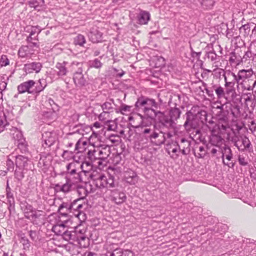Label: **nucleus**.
Here are the masks:
<instances>
[{
  "label": "nucleus",
  "mask_w": 256,
  "mask_h": 256,
  "mask_svg": "<svg viewBox=\"0 0 256 256\" xmlns=\"http://www.w3.org/2000/svg\"><path fill=\"white\" fill-rule=\"evenodd\" d=\"M92 162L84 161L80 164V170H82V172L86 174L89 172L92 169Z\"/></svg>",
  "instance_id": "obj_45"
},
{
  "label": "nucleus",
  "mask_w": 256,
  "mask_h": 256,
  "mask_svg": "<svg viewBox=\"0 0 256 256\" xmlns=\"http://www.w3.org/2000/svg\"><path fill=\"white\" fill-rule=\"evenodd\" d=\"M42 67V64L40 62H32L24 64V70L27 74L34 72L38 73Z\"/></svg>",
  "instance_id": "obj_15"
},
{
  "label": "nucleus",
  "mask_w": 256,
  "mask_h": 256,
  "mask_svg": "<svg viewBox=\"0 0 256 256\" xmlns=\"http://www.w3.org/2000/svg\"><path fill=\"white\" fill-rule=\"evenodd\" d=\"M243 54L242 50L239 49L235 50L230 54L228 60L231 65L238 66L242 64V55Z\"/></svg>",
  "instance_id": "obj_13"
},
{
  "label": "nucleus",
  "mask_w": 256,
  "mask_h": 256,
  "mask_svg": "<svg viewBox=\"0 0 256 256\" xmlns=\"http://www.w3.org/2000/svg\"><path fill=\"white\" fill-rule=\"evenodd\" d=\"M253 54L250 51L245 52L242 55V64L246 63L248 60H250V58H252Z\"/></svg>",
  "instance_id": "obj_57"
},
{
  "label": "nucleus",
  "mask_w": 256,
  "mask_h": 256,
  "mask_svg": "<svg viewBox=\"0 0 256 256\" xmlns=\"http://www.w3.org/2000/svg\"><path fill=\"white\" fill-rule=\"evenodd\" d=\"M222 76L224 78V82L228 81V78L231 77L232 78H236V74L230 70L225 71L224 70V74H222Z\"/></svg>",
  "instance_id": "obj_56"
},
{
  "label": "nucleus",
  "mask_w": 256,
  "mask_h": 256,
  "mask_svg": "<svg viewBox=\"0 0 256 256\" xmlns=\"http://www.w3.org/2000/svg\"><path fill=\"white\" fill-rule=\"evenodd\" d=\"M46 86L47 82L46 79H40L37 82H36L34 86L35 88L33 89L34 94H40L41 92L44 90Z\"/></svg>",
  "instance_id": "obj_31"
},
{
  "label": "nucleus",
  "mask_w": 256,
  "mask_h": 256,
  "mask_svg": "<svg viewBox=\"0 0 256 256\" xmlns=\"http://www.w3.org/2000/svg\"><path fill=\"white\" fill-rule=\"evenodd\" d=\"M14 132L12 134L13 138L18 142L24 140L23 138V134L22 132L19 129H14Z\"/></svg>",
  "instance_id": "obj_55"
},
{
  "label": "nucleus",
  "mask_w": 256,
  "mask_h": 256,
  "mask_svg": "<svg viewBox=\"0 0 256 256\" xmlns=\"http://www.w3.org/2000/svg\"><path fill=\"white\" fill-rule=\"evenodd\" d=\"M236 82V80L232 78L231 81L226 82L224 84L225 91L227 95L232 94V96L236 93L234 88L235 84Z\"/></svg>",
  "instance_id": "obj_32"
},
{
  "label": "nucleus",
  "mask_w": 256,
  "mask_h": 256,
  "mask_svg": "<svg viewBox=\"0 0 256 256\" xmlns=\"http://www.w3.org/2000/svg\"><path fill=\"white\" fill-rule=\"evenodd\" d=\"M101 108L104 112L110 114L115 112L118 108V106L114 102L113 98L107 99L106 100L100 105Z\"/></svg>",
  "instance_id": "obj_20"
},
{
  "label": "nucleus",
  "mask_w": 256,
  "mask_h": 256,
  "mask_svg": "<svg viewBox=\"0 0 256 256\" xmlns=\"http://www.w3.org/2000/svg\"><path fill=\"white\" fill-rule=\"evenodd\" d=\"M166 150L172 158L176 160L179 156L180 153L178 142H168L166 145Z\"/></svg>",
  "instance_id": "obj_10"
},
{
  "label": "nucleus",
  "mask_w": 256,
  "mask_h": 256,
  "mask_svg": "<svg viewBox=\"0 0 256 256\" xmlns=\"http://www.w3.org/2000/svg\"><path fill=\"white\" fill-rule=\"evenodd\" d=\"M158 108V104L155 100L144 96L138 98L135 103L136 111L144 112L145 114L152 115Z\"/></svg>",
  "instance_id": "obj_4"
},
{
  "label": "nucleus",
  "mask_w": 256,
  "mask_h": 256,
  "mask_svg": "<svg viewBox=\"0 0 256 256\" xmlns=\"http://www.w3.org/2000/svg\"><path fill=\"white\" fill-rule=\"evenodd\" d=\"M106 188H113L116 185V183L114 182V178L110 175H109L108 178L106 177Z\"/></svg>",
  "instance_id": "obj_53"
},
{
  "label": "nucleus",
  "mask_w": 256,
  "mask_h": 256,
  "mask_svg": "<svg viewBox=\"0 0 256 256\" xmlns=\"http://www.w3.org/2000/svg\"><path fill=\"white\" fill-rule=\"evenodd\" d=\"M134 252L129 250L117 248L112 252H108L106 256H134Z\"/></svg>",
  "instance_id": "obj_25"
},
{
  "label": "nucleus",
  "mask_w": 256,
  "mask_h": 256,
  "mask_svg": "<svg viewBox=\"0 0 256 256\" xmlns=\"http://www.w3.org/2000/svg\"><path fill=\"white\" fill-rule=\"evenodd\" d=\"M42 30V29L40 28V26H32L30 27V29H28V30H26V32H30V35L33 36L36 33L39 34L41 32Z\"/></svg>",
  "instance_id": "obj_59"
},
{
  "label": "nucleus",
  "mask_w": 256,
  "mask_h": 256,
  "mask_svg": "<svg viewBox=\"0 0 256 256\" xmlns=\"http://www.w3.org/2000/svg\"><path fill=\"white\" fill-rule=\"evenodd\" d=\"M102 162L105 161L110 154V148L107 145H100L96 147Z\"/></svg>",
  "instance_id": "obj_24"
},
{
  "label": "nucleus",
  "mask_w": 256,
  "mask_h": 256,
  "mask_svg": "<svg viewBox=\"0 0 256 256\" xmlns=\"http://www.w3.org/2000/svg\"><path fill=\"white\" fill-rule=\"evenodd\" d=\"M91 147L92 148V149H88L87 152L88 158L90 160L91 162H92L96 160H98L97 164L98 166L102 165V163L100 158L99 154L96 148L94 147L93 146H91Z\"/></svg>",
  "instance_id": "obj_26"
},
{
  "label": "nucleus",
  "mask_w": 256,
  "mask_h": 256,
  "mask_svg": "<svg viewBox=\"0 0 256 256\" xmlns=\"http://www.w3.org/2000/svg\"><path fill=\"white\" fill-rule=\"evenodd\" d=\"M215 92L218 100H220L222 98H226V92L224 89L220 86L216 84Z\"/></svg>",
  "instance_id": "obj_46"
},
{
  "label": "nucleus",
  "mask_w": 256,
  "mask_h": 256,
  "mask_svg": "<svg viewBox=\"0 0 256 256\" xmlns=\"http://www.w3.org/2000/svg\"><path fill=\"white\" fill-rule=\"evenodd\" d=\"M44 105L47 109L52 110V112H46L45 114L46 116H50L51 117H56V112L58 110V105L54 102V100L51 98L46 97V100L44 102ZM52 118V119H53Z\"/></svg>",
  "instance_id": "obj_11"
},
{
  "label": "nucleus",
  "mask_w": 256,
  "mask_h": 256,
  "mask_svg": "<svg viewBox=\"0 0 256 256\" xmlns=\"http://www.w3.org/2000/svg\"><path fill=\"white\" fill-rule=\"evenodd\" d=\"M56 68L57 70V75L60 77L66 76L72 70L70 63L66 61L57 62L56 64Z\"/></svg>",
  "instance_id": "obj_12"
},
{
  "label": "nucleus",
  "mask_w": 256,
  "mask_h": 256,
  "mask_svg": "<svg viewBox=\"0 0 256 256\" xmlns=\"http://www.w3.org/2000/svg\"><path fill=\"white\" fill-rule=\"evenodd\" d=\"M126 196L123 192L118 190H113L111 192L110 195V200L117 204H122L126 200Z\"/></svg>",
  "instance_id": "obj_18"
},
{
  "label": "nucleus",
  "mask_w": 256,
  "mask_h": 256,
  "mask_svg": "<svg viewBox=\"0 0 256 256\" xmlns=\"http://www.w3.org/2000/svg\"><path fill=\"white\" fill-rule=\"evenodd\" d=\"M235 80L244 90H252L256 85V74L252 69L240 70L236 74Z\"/></svg>",
  "instance_id": "obj_3"
},
{
  "label": "nucleus",
  "mask_w": 256,
  "mask_h": 256,
  "mask_svg": "<svg viewBox=\"0 0 256 256\" xmlns=\"http://www.w3.org/2000/svg\"><path fill=\"white\" fill-rule=\"evenodd\" d=\"M239 30L240 33H241L244 38L247 37L249 35L250 31V24L247 23L242 25V26L240 28Z\"/></svg>",
  "instance_id": "obj_50"
},
{
  "label": "nucleus",
  "mask_w": 256,
  "mask_h": 256,
  "mask_svg": "<svg viewBox=\"0 0 256 256\" xmlns=\"http://www.w3.org/2000/svg\"><path fill=\"white\" fill-rule=\"evenodd\" d=\"M58 212L63 216H67L68 213L72 212L70 204L63 202L58 207Z\"/></svg>",
  "instance_id": "obj_36"
},
{
  "label": "nucleus",
  "mask_w": 256,
  "mask_h": 256,
  "mask_svg": "<svg viewBox=\"0 0 256 256\" xmlns=\"http://www.w3.org/2000/svg\"><path fill=\"white\" fill-rule=\"evenodd\" d=\"M178 145L180 152H181L183 155L186 156L190 153L191 145L190 141L185 138H182L180 141L178 142Z\"/></svg>",
  "instance_id": "obj_19"
},
{
  "label": "nucleus",
  "mask_w": 256,
  "mask_h": 256,
  "mask_svg": "<svg viewBox=\"0 0 256 256\" xmlns=\"http://www.w3.org/2000/svg\"><path fill=\"white\" fill-rule=\"evenodd\" d=\"M36 82L33 80H28L24 82L18 86V90L20 94L28 92V94H34L33 90H30V88L34 86Z\"/></svg>",
  "instance_id": "obj_16"
},
{
  "label": "nucleus",
  "mask_w": 256,
  "mask_h": 256,
  "mask_svg": "<svg viewBox=\"0 0 256 256\" xmlns=\"http://www.w3.org/2000/svg\"><path fill=\"white\" fill-rule=\"evenodd\" d=\"M228 111L218 112L216 114L218 117V124H216L217 128H230L228 126Z\"/></svg>",
  "instance_id": "obj_14"
},
{
  "label": "nucleus",
  "mask_w": 256,
  "mask_h": 256,
  "mask_svg": "<svg viewBox=\"0 0 256 256\" xmlns=\"http://www.w3.org/2000/svg\"><path fill=\"white\" fill-rule=\"evenodd\" d=\"M72 186L73 184L66 178V181L65 184H56L54 188L57 192H62L64 193H66L72 190Z\"/></svg>",
  "instance_id": "obj_28"
},
{
  "label": "nucleus",
  "mask_w": 256,
  "mask_h": 256,
  "mask_svg": "<svg viewBox=\"0 0 256 256\" xmlns=\"http://www.w3.org/2000/svg\"><path fill=\"white\" fill-rule=\"evenodd\" d=\"M126 181L130 184H134L138 182V176L136 173L133 171L130 174L125 176Z\"/></svg>",
  "instance_id": "obj_47"
},
{
  "label": "nucleus",
  "mask_w": 256,
  "mask_h": 256,
  "mask_svg": "<svg viewBox=\"0 0 256 256\" xmlns=\"http://www.w3.org/2000/svg\"><path fill=\"white\" fill-rule=\"evenodd\" d=\"M202 86L204 87V89L206 90V94L210 98L214 100L215 98L214 91L215 92V86L216 84H213L212 86L208 87L207 84L202 81Z\"/></svg>",
  "instance_id": "obj_43"
},
{
  "label": "nucleus",
  "mask_w": 256,
  "mask_h": 256,
  "mask_svg": "<svg viewBox=\"0 0 256 256\" xmlns=\"http://www.w3.org/2000/svg\"><path fill=\"white\" fill-rule=\"evenodd\" d=\"M151 116H154L155 117L154 128H176V123L170 120L169 117L162 112L155 110Z\"/></svg>",
  "instance_id": "obj_5"
},
{
  "label": "nucleus",
  "mask_w": 256,
  "mask_h": 256,
  "mask_svg": "<svg viewBox=\"0 0 256 256\" xmlns=\"http://www.w3.org/2000/svg\"><path fill=\"white\" fill-rule=\"evenodd\" d=\"M77 193L80 196V198H82L84 200V198L86 196V190L84 186H77Z\"/></svg>",
  "instance_id": "obj_60"
},
{
  "label": "nucleus",
  "mask_w": 256,
  "mask_h": 256,
  "mask_svg": "<svg viewBox=\"0 0 256 256\" xmlns=\"http://www.w3.org/2000/svg\"><path fill=\"white\" fill-rule=\"evenodd\" d=\"M214 77L220 79L222 74H224V70L221 68H216L213 71Z\"/></svg>",
  "instance_id": "obj_61"
},
{
  "label": "nucleus",
  "mask_w": 256,
  "mask_h": 256,
  "mask_svg": "<svg viewBox=\"0 0 256 256\" xmlns=\"http://www.w3.org/2000/svg\"><path fill=\"white\" fill-rule=\"evenodd\" d=\"M238 161L240 164L241 166H246L248 164V162L246 157L242 155H239L238 156Z\"/></svg>",
  "instance_id": "obj_64"
},
{
  "label": "nucleus",
  "mask_w": 256,
  "mask_h": 256,
  "mask_svg": "<svg viewBox=\"0 0 256 256\" xmlns=\"http://www.w3.org/2000/svg\"><path fill=\"white\" fill-rule=\"evenodd\" d=\"M180 114L181 111L178 108H172L170 110V120L174 122L180 118Z\"/></svg>",
  "instance_id": "obj_44"
},
{
  "label": "nucleus",
  "mask_w": 256,
  "mask_h": 256,
  "mask_svg": "<svg viewBox=\"0 0 256 256\" xmlns=\"http://www.w3.org/2000/svg\"><path fill=\"white\" fill-rule=\"evenodd\" d=\"M76 233V234L77 244L81 246H85L86 244L84 241L88 238L86 234V230L81 226H77L74 229Z\"/></svg>",
  "instance_id": "obj_17"
},
{
  "label": "nucleus",
  "mask_w": 256,
  "mask_h": 256,
  "mask_svg": "<svg viewBox=\"0 0 256 256\" xmlns=\"http://www.w3.org/2000/svg\"><path fill=\"white\" fill-rule=\"evenodd\" d=\"M30 8H33L35 10H40V8L44 6V0H32L28 2Z\"/></svg>",
  "instance_id": "obj_38"
},
{
  "label": "nucleus",
  "mask_w": 256,
  "mask_h": 256,
  "mask_svg": "<svg viewBox=\"0 0 256 256\" xmlns=\"http://www.w3.org/2000/svg\"><path fill=\"white\" fill-rule=\"evenodd\" d=\"M206 56L208 59L210 60L212 62H216L220 60V56H218L214 50L206 52Z\"/></svg>",
  "instance_id": "obj_54"
},
{
  "label": "nucleus",
  "mask_w": 256,
  "mask_h": 256,
  "mask_svg": "<svg viewBox=\"0 0 256 256\" xmlns=\"http://www.w3.org/2000/svg\"><path fill=\"white\" fill-rule=\"evenodd\" d=\"M42 138L44 144L42 146L46 148V147H50L56 141L55 134L52 132H46L42 135Z\"/></svg>",
  "instance_id": "obj_22"
},
{
  "label": "nucleus",
  "mask_w": 256,
  "mask_h": 256,
  "mask_svg": "<svg viewBox=\"0 0 256 256\" xmlns=\"http://www.w3.org/2000/svg\"><path fill=\"white\" fill-rule=\"evenodd\" d=\"M150 19V14L149 12L140 10L137 16L138 24H146Z\"/></svg>",
  "instance_id": "obj_30"
},
{
  "label": "nucleus",
  "mask_w": 256,
  "mask_h": 256,
  "mask_svg": "<svg viewBox=\"0 0 256 256\" xmlns=\"http://www.w3.org/2000/svg\"><path fill=\"white\" fill-rule=\"evenodd\" d=\"M88 40L92 43H99L102 42L103 33L102 32L97 26L92 27L87 34Z\"/></svg>",
  "instance_id": "obj_9"
},
{
  "label": "nucleus",
  "mask_w": 256,
  "mask_h": 256,
  "mask_svg": "<svg viewBox=\"0 0 256 256\" xmlns=\"http://www.w3.org/2000/svg\"><path fill=\"white\" fill-rule=\"evenodd\" d=\"M28 160L26 156L18 155L16 157V165L19 170H28Z\"/></svg>",
  "instance_id": "obj_21"
},
{
  "label": "nucleus",
  "mask_w": 256,
  "mask_h": 256,
  "mask_svg": "<svg viewBox=\"0 0 256 256\" xmlns=\"http://www.w3.org/2000/svg\"><path fill=\"white\" fill-rule=\"evenodd\" d=\"M66 178L73 184H78L82 181V174L80 170L76 172L72 176H70Z\"/></svg>",
  "instance_id": "obj_37"
},
{
  "label": "nucleus",
  "mask_w": 256,
  "mask_h": 256,
  "mask_svg": "<svg viewBox=\"0 0 256 256\" xmlns=\"http://www.w3.org/2000/svg\"><path fill=\"white\" fill-rule=\"evenodd\" d=\"M64 239L70 242L71 244L77 243L76 234L75 230L72 231H66L64 234Z\"/></svg>",
  "instance_id": "obj_35"
},
{
  "label": "nucleus",
  "mask_w": 256,
  "mask_h": 256,
  "mask_svg": "<svg viewBox=\"0 0 256 256\" xmlns=\"http://www.w3.org/2000/svg\"><path fill=\"white\" fill-rule=\"evenodd\" d=\"M88 65L90 68H100L102 66V62L98 58H95L88 62Z\"/></svg>",
  "instance_id": "obj_52"
},
{
  "label": "nucleus",
  "mask_w": 256,
  "mask_h": 256,
  "mask_svg": "<svg viewBox=\"0 0 256 256\" xmlns=\"http://www.w3.org/2000/svg\"><path fill=\"white\" fill-rule=\"evenodd\" d=\"M65 226L64 224H58L54 226L52 228V230L56 235H61L64 238V234L65 233Z\"/></svg>",
  "instance_id": "obj_42"
},
{
  "label": "nucleus",
  "mask_w": 256,
  "mask_h": 256,
  "mask_svg": "<svg viewBox=\"0 0 256 256\" xmlns=\"http://www.w3.org/2000/svg\"><path fill=\"white\" fill-rule=\"evenodd\" d=\"M147 117L144 118L142 115L138 114L136 117L130 116L128 117L129 121L134 120L133 123L135 125L132 126V128H140L150 126L153 122L154 123V116L146 114Z\"/></svg>",
  "instance_id": "obj_6"
},
{
  "label": "nucleus",
  "mask_w": 256,
  "mask_h": 256,
  "mask_svg": "<svg viewBox=\"0 0 256 256\" xmlns=\"http://www.w3.org/2000/svg\"><path fill=\"white\" fill-rule=\"evenodd\" d=\"M30 54L29 46H22L18 50V54L20 57L24 58Z\"/></svg>",
  "instance_id": "obj_51"
},
{
  "label": "nucleus",
  "mask_w": 256,
  "mask_h": 256,
  "mask_svg": "<svg viewBox=\"0 0 256 256\" xmlns=\"http://www.w3.org/2000/svg\"><path fill=\"white\" fill-rule=\"evenodd\" d=\"M186 120L184 128H203L204 124H207V113L205 110H200L197 106H192L185 114Z\"/></svg>",
  "instance_id": "obj_2"
},
{
  "label": "nucleus",
  "mask_w": 256,
  "mask_h": 256,
  "mask_svg": "<svg viewBox=\"0 0 256 256\" xmlns=\"http://www.w3.org/2000/svg\"><path fill=\"white\" fill-rule=\"evenodd\" d=\"M89 146H91L90 142L84 139H79L75 146L74 152L77 153L83 152L87 149L88 150Z\"/></svg>",
  "instance_id": "obj_27"
},
{
  "label": "nucleus",
  "mask_w": 256,
  "mask_h": 256,
  "mask_svg": "<svg viewBox=\"0 0 256 256\" xmlns=\"http://www.w3.org/2000/svg\"><path fill=\"white\" fill-rule=\"evenodd\" d=\"M156 130L151 132V129H145L144 134H147L150 133L148 138L151 142L156 146H160L163 144L165 142V136L164 132H161L160 129H156Z\"/></svg>",
  "instance_id": "obj_7"
},
{
  "label": "nucleus",
  "mask_w": 256,
  "mask_h": 256,
  "mask_svg": "<svg viewBox=\"0 0 256 256\" xmlns=\"http://www.w3.org/2000/svg\"><path fill=\"white\" fill-rule=\"evenodd\" d=\"M228 107L230 108L232 114L234 116L237 118L240 116V106L236 104H232L228 103Z\"/></svg>",
  "instance_id": "obj_48"
},
{
  "label": "nucleus",
  "mask_w": 256,
  "mask_h": 256,
  "mask_svg": "<svg viewBox=\"0 0 256 256\" xmlns=\"http://www.w3.org/2000/svg\"><path fill=\"white\" fill-rule=\"evenodd\" d=\"M78 201L79 202H78V208L76 210L78 214H74L76 216H78L79 214H80L81 212H82L84 206H86V204L84 202V200H82V198H78Z\"/></svg>",
  "instance_id": "obj_58"
},
{
  "label": "nucleus",
  "mask_w": 256,
  "mask_h": 256,
  "mask_svg": "<svg viewBox=\"0 0 256 256\" xmlns=\"http://www.w3.org/2000/svg\"><path fill=\"white\" fill-rule=\"evenodd\" d=\"M136 112L135 110V106L134 107L132 106H128L122 103L120 106L116 109V114H128L131 112Z\"/></svg>",
  "instance_id": "obj_29"
},
{
  "label": "nucleus",
  "mask_w": 256,
  "mask_h": 256,
  "mask_svg": "<svg viewBox=\"0 0 256 256\" xmlns=\"http://www.w3.org/2000/svg\"><path fill=\"white\" fill-rule=\"evenodd\" d=\"M202 8L205 10H212L215 4L214 0H198Z\"/></svg>",
  "instance_id": "obj_39"
},
{
  "label": "nucleus",
  "mask_w": 256,
  "mask_h": 256,
  "mask_svg": "<svg viewBox=\"0 0 256 256\" xmlns=\"http://www.w3.org/2000/svg\"><path fill=\"white\" fill-rule=\"evenodd\" d=\"M74 43L75 45H78L80 46H84L86 43V40L84 36L82 34H78L74 40Z\"/></svg>",
  "instance_id": "obj_49"
},
{
  "label": "nucleus",
  "mask_w": 256,
  "mask_h": 256,
  "mask_svg": "<svg viewBox=\"0 0 256 256\" xmlns=\"http://www.w3.org/2000/svg\"><path fill=\"white\" fill-rule=\"evenodd\" d=\"M244 251L252 256L256 254V244L254 242H249L244 247Z\"/></svg>",
  "instance_id": "obj_40"
},
{
  "label": "nucleus",
  "mask_w": 256,
  "mask_h": 256,
  "mask_svg": "<svg viewBox=\"0 0 256 256\" xmlns=\"http://www.w3.org/2000/svg\"><path fill=\"white\" fill-rule=\"evenodd\" d=\"M72 70L71 72L74 71V74H83V69L84 68V64L82 62H73L70 63Z\"/></svg>",
  "instance_id": "obj_34"
},
{
  "label": "nucleus",
  "mask_w": 256,
  "mask_h": 256,
  "mask_svg": "<svg viewBox=\"0 0 256 256\" xmlns=\"http://www.w3.org/2000/svg\"><path fill=\"white\" fill-rule=\"evenodd\" d=\"M73 80L76 86L78 87L84 86L86 83L84 74H74Z\"/></svg>",
  "instance_id": "obj_33"
},
{
  "label": "nucleus",
  "mask_w": 256,
  "mask_h": 256,
  "mask_svg": "<svg viewBox=\"0 0 256 256\" xmlns=\"http://www.w3.org/2000/svg\"><path fill=\"white\" fill-rule=\"evenodd\" d=\"M9 64V60L6 55H2L0 59V65L6 66Z\"/></svg>",
  "instance_id": "obj_63"
},
{
  "label": "nucleus",
  "mask_w": 256,
  "mask_h": 256,
  "mask_svg": "<svg viewBox=\"0 0 256 256\" xmlns=\"http://www.w3.org/2000/svg\"><path fill=\"white\" fill-rule=\"evenodd\" d=\"M240 130L230 129V131H227V129H212L211 134L218 142L224 139L232 141L239 150L244 152L249 148L251 143L248 138L239 135Z\"/></svg>",
  "instance_id": "obj_1"
},
{
  "label": "nucleus",
  "mask_w": 256,
  "mask_h": 256,
  "mask_svg": "<svg viewBox=\"0 0 256 256\" xmlns=\"http://www.w3.org/2000/svg\"><path fill=\"white\" fill-rule=\"evenodd\" d=\"M198 152H199L197 153L196 152H194L195 156L198 158H202L204 157L206 154V150L203 146H200L198 147Z\"/></svg>",
  "instance_id": "obj_62"
},
{
  "label": "nucleus",
  "mask_w": 256,
  "mask_h": 256,
  "mask_svg": "<svg viewBox=\"0 0 256 256\" xmlns=\"http://www.w3.org/2000/svg\"><path fill=\"white\" fill-rule=\"evenodd\" d=\"M94 184L98 188H106V176L103 174L94 180Z\"/></svg>",
  "instance_id": "obj_41"
},
{
  "label": "nucleus",
  "mask_w": 256,
  "mask_h": 256,
  "mask_svg": "<svg viewBox=\"0 0 256 256\" xmlns=\"http://www.w3.org/2000/svg\"><path fill=\"white\" fill-rule=\"evenodd\" d=\"M79 170H80V164L78 162L73 161L70 162L66 166V171L65 172L66 177L72 176Z\"/></svg>",
  "instance_id": "obj_23"
},
{
  "label": "nucleus",
  "mask_w": 256,
  "mask_h": 256,
  "mask_svg": "<svg viewBox=\"0 0 256 256\" xmlns=\"http://www.w3.org/2000/svg\"><path fill=\"white\" fill-rule=\"evenodd\" d=\"M221 152L222 154V158L223 164L230 168H234L235 164L232 162H230L233 156L230 148L226 144H224L221 147Z\"/></svg>",
  "instance_id": "obj_8"
}]
</instances>
